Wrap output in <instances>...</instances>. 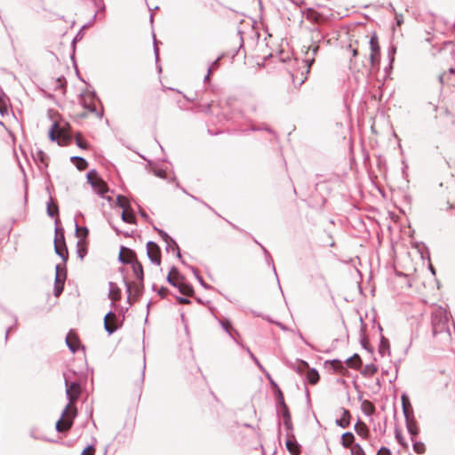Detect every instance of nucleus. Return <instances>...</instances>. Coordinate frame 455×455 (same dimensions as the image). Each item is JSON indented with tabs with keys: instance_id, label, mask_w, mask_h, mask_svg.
Wrapping results in <instances>:
<instances>
[{
	"instance_id": "nucleus-1",
	"label": "nucleus",
	"mask_w": 455,
	"mask_h": 455,
	"mask_svg": "<svg viewBox=\"0 0 455 455\" xmlns=\"http://www.w3.org/2000/svg\"><path fill=\"white\" fill-rule=\"evenodd\" d=\"M66 385V395L69 401L67 404L66 408L62 411L60 419L56 422L55 428L60 433H64L69 430L73 425V420L76 416V407H72V404L78 399L81 387L79 383L71 382L69 383L68 379H65Z\"/></svg>"
},
{
	"instance_id": "nucleus-2",
	"label": "nucleus",
	"mask_w": 455,
	"mask_h": 455,
	"mask_svg": "<svg viewBox=\"0 0 455 455\" xmlns=\"http://www.w3.org/2000/svg\"><path fill=\"white\" fill-rule=\"evenodd\" d=\"M448 322L446 310L441 307H436L431 315L433 335L436 336L443 332H447L450 335Z\"/></svg>"
},
{
	"instance_id": "nucleus-3",
	"label": "nucleus",
	"mask_w": 455,
	"mask_h": 455,
	"mask_svg": "<svg viewBox=\"0 0 455 455\" xmlns=\"http://www.w3.org/2000/svg\"><path fill=\"white\" fill-rule=\"evenodd\" d=\"M401 400L403 412L406 421V428L409 434L411 435V440L413 441L414 437L419 434V428L414 418L413 409L406 394L402 395Z\"/></svg>"
},
{
	"instance_id": "nucleus-4",
	"label": "nucleus",
	"mask_w": 455,
	"mask_h": 455,
	"mask_svg": "<svg viewBox=\"0 0 455 455\" xmlns=\"http://www.w3.org/2000/svg\"><path fill=\"white\" fill-rule=\"evenodd\" d=\"M370 44V64L372 69H379L380 62V47L379 38L376 33H373L369 41Z\"/></svg>"
},
{
	"instance_id": "nucleus-5",
	"label": "nucleus",
	"mask_w": 455,
	"mask_h": 455,
	"mask_svg": "<svg viewBox=\"0 0 455 455\" xmlns=\"http://www.w3.org/2000/svg\"><path fill=\"white\" fill-rule=\"evenodd\" d=\"M127 252L130 256V259H124V256L120 253L119 254V260L124 263V264H131L132 265V271L134 273V275H136V277L140 281L142 282L143 281V277H144V273H143V267L142 265L140 264V262L136 258V255L134 253L133 251H132L131 249H128L127 250Z\"/></svg>"
},
{
	"instance_id": "nucleus-6",
	"label": "nucleus",
	"mask_w": 455,
	"mask_h": 455,
	"mask_svg": "<svg viewBox=\"0 0 455 455\" xmlns=\"http://www.w3.org/2000/svg\"><path fill=\"white\" fill-rule=\"evenodd\" d=\"M56 232V237L54 240V250L57 255H59L63 261H67L68 258V248L65 244V238L64 234L61 231L60 233V230L58 228L55 229Z\"/></svg>"
},
{
	"instance_id": "nucleus-7",
	"label": "nucleus",
	"mask_w": 455,
	"mask_h": 455,
	"mask_svg": "<svg viewBox=\"0 0 455 455\" xmlns=\"http://www.w3.org/2000/svg\"><path fill=\"white\" fill-rule=\"evenodd\" d=\"M126 291L128 292L127 301L132 305L131 298L133 297L134 299L140 298L143 292V283L140 282V283H132L129 281L124 280Z\"/></svg>"
},
{
	"instance_id": "nucleus-8",
	"label": "nucleus",
	"mask_w": 455,
	"mask_h": 455,
	"mask_svg": "<svg viewBox=\"0 0 455 455\" xmlns=\"http://www.w3.org/2000/svg\"><path fill=\"white\" fill-rule=\"evenodd\" d=\"M117 316L113 311H109L105 315L104 317V329L109 334H113L118 328Z\"/></svg>"
},
{
	"instance_id": "nucleus-9",
	"label": "nucleus",
	"mask_w": 455,
	"mask_h": 455,
	"mask_svg": "<svg viewBox=\"0 0 455 455\" xmlns=\"http://www.w3.org/2000/svg\"><path fill=\"white\" fill-rule=\"evenodd\" d=\"M147 254L149 259V260L156 264L160 265L161 264V251L157 243L155 242L149 241L147 243Z\"/></svg>"
},
{
	"instance_id": "nucleus-10",
	"label": "nucleus",
	"mask_w": 455,
	"mask_h": 455,
	"mask_svg": "<svg viewBox=\"0 0 455 455\" xmlns=\"http://www.w3.org/2000/svg\"><path fill=\"white\" fill-rule=\"evenodd\" d=\"M67 273L64 270V274H58L55 275V283H54V295L59 297L64 289V283L66 280Z\"/></svg>"
},
{
	"instance_id": "nucleus-11",
	"label": "nucleus",
	"mask_w": 455,
	"mask_h": 455,
	"mask_svg": "<svg viewBox=\"0 0 455 455\" xmlns=\"http://www.w3.org/2000/svg\"><path fill=\"white\" fill-rule=\"evenodd\" d=\"M289 437L285 443L286 448L291 455H299L300 453V445L295 440L294 435L292 434L288 433Z\"/></svg>"
},
{
	"instance_id": "nucleus-12",
	"label": "nucleus",
	"mask_w": 455,
	"mask_h": 455,
	"mask_svg": "<svg viewBox=\"0 0 455 455\" xmlns=\"http://www.w3.org/2000/svg\"><path fill=\"white\" fill-rule=\"evenodd\" d=\"M319 50V46L317 44L313 45L311 48V55H310V48L308 47L306 51V57L304 60V62L307 66V73H309V69L312 66V64L315 62V56L316 55L317 52Z\"/></svg>"
},
{
	"instance_id": "nucleus-13",
	"label": "nucleus",
	"mask_w": 455,
	"mask_h": 455,
	"mask_svg": "<svg viewBox=\"0 0 455 455\" xmlns=\"http://www.w3.org/2000/svg\"><path fill=\"white\" fill-rule=\"evenodd\" d=\"M159 234V235L162 237V239L165 242V243H172V249L173 250H177V257L179 259H181V254H180V248H179V245L177 244V243L175 242L174 239H172L165 231L162 230V229H159L157 228H154Z\"/></svg>"
},
{
	"instance_id": "nucleus-14",
	"label": "nucleus",
	"mask_w": 455,
	"mask_h": 455,
	"mask_svg": "<svg viewBox=\"0 0 455 455\" xmlns=\"http://www.w3.org/2000/svg\"><path fill=\"white\" fill-rule=\"evenodd\" d=\"M66 344L72 353L76 352L80 346L78 338L71 331L66 337Z\"/></svg>"
},
{
	"instance_id": "nucleus-15",
	"label": "nucleus",
	"mask_w": 455,
	"mask_h": 455,
	"mask_svg": "<svg viewBox=\"0 0 455 455\" xmlns=\"http://www.w3.org/2000/svg\"><path fill=\"white\" fill-rule=\"evenodd\" d=\"M109 293L108 297L111 299V307L114 306L116 301L121 299V290L112 282H109Z\"/></svg>"
},
{
	"instance_id": "nucleus-16",
	"label": "nucleus",
	"mask_w": 455,
	"mask_h": 455,
	"mask_svg": "<svg viewBox=\"0 0 455 455\" xmlns=\"http://www.w3.org/2000/svg\"><path fill=\"white\" fill-rule=\"evenodd\" d=\"M350 412L344 409L342 411V417L336 420V424L342 428H346L350 424Z\"/></svg>"
},
{
	"instance_id": "nucleus-17",
	"label": "nucleus",
	"mask_w": 455,
	"mask_h": 455,
	"mask_svg": "<svg viewBox=\"0 0 455 455\" xmlns=\"http://www.w3.org/2000/svg\"><path fill=\"white\" fill-rule=\"evenodd\" d=\"M379 353L381 355V356H385L386 355L390 354L389 340L387 338H385L384 336H381V339H380Z\"/></svg>"
},
{
	"instance_id": "nucleus-18",
	"label": "nucleus",
	"mask_w": 455,
	"mask_h": 455,
	"mask_svg": "<svg viewBox=\"0 0 455 455\" xmlns=\"http://www.w3.org/2000/svg\"><path fill=\"white\" fill-rule=\"evenodd\" d=\"M220 324L224 331L228 333V335L237 343L240 344L235 338V335H238L236 331H232L231 323L228 319H224L220 321Z\"/></svg>"
},
{
	"instance_id": "nucleus-19",
	"label": "nucleus",
	"mask_w": 455,
	"mask_h": 455,
	"mask_svg": "<svg viewBox=\"0 0 455 455\" xmlns=\"http://www.w3.org/2000/svg\"><path fill=\"white\" fill-rule=\"evenodd\" d=\"M91 186L97 191L100 195H104L107 191L106 185L98 176L94 181H91Z\"/></svg>"
},
{
	"instance_id": "nucleus-20",
	"label": "nucleus",
	"mask_w": 455,
	"mask_h": 455,
	"mask_svg": "<svg viewBox=\"0 0 455 455\" xmlns=\"http://www.w3.org/2000/svg\"><path fill=\"white\" fill-rule=\"evenodd\" d=\"M319 378V373L315 369L312 368L307 370V379L310 384L315 385L318 382Z\"/></svg>"
},
{
	"instance_id": "nucleus-21",
	"label": "nucleus",
	"mask_w": 455,
	"mask_h": 455,
	"mask_svg": "<svg viewBox=\"0 0 455 455\" xmlns=\"http://www.w3.org/2000/svg\"><path fill=\"white\" fill-rule=\"evenodd\" d=\"M355 440V436L351 432H346L341 435V444L345 448H349Z\"/></svg>"
},
{
	"instance_id": "nucleus-22",
	"label": "nucleus",
	"mask_w": 455,
	"mask_h": 455,
	"mask_svg": "<svg viewBox=\"0 0 455 455\" xmlns=\"http://www.w3.org/2000/svg\"><path fill=\"white\" fill-rule=\"evenodd\" d=\"M177 288L181 294L186 296H189L194 292V290L191 285L182 282L178 283Z\"/></svg>"
},
{
	"instance_id": "nucleus-23",
	"label": "nucleus",
	"mask_w": 455,
	"mask_h": 455,
	"mask_svg": "<svg viewBox=\"0 0 455 455\" xmlns=\"http://www.w3.org/2000/svg\"><path fill=\"white\" fill-rule=\"evenodd\" d=\"M71 161L76 163L77 169L80 171L84 170L88 165L86 160L80 156H72Z\"/></svg>"
},
{
	"instance_id": "nucleus-24",
	"label": "nucleus",
	"mask_w": 455,
	"mask_h": 455,
	"mask_svg": "<svg viewBox=\"0 0 455 455\" xmlns=\"http://www.w3.org/2000/svg\"><path fill=\"white\" fill-rule=\"evenodd\" d=\"M347 363L352 368H358L362 363L360 356L355 354L353 356L347 359Z\"/></svg>"
},
{
	"instance_id": "nucleus-25",
	"label": "nucleus",
	"mask_w": 455,
	"mask_h": 455,
	"mask_svg": "<svg viewBox=\"0 0 455 455\" xmlns=\"http://www.w3.org/2000/svg\"><path fill=\"white\" fill-rule=\"evenodd\" d=\"M59 213V208L58 205L52 203V200L50 199V201L47 203V214L50 217H55Z\"/></svg>"
},
{
	"instance_id": "nucleus-26",
	"label": "nucleus",
	"mask_w": 455,
	"mask_h": 455,
	"mask_svg": "<svg viewBox=\"0 0 455 455\" xmlns=\"http://www.w3.org/2000/svg\"><path fill=\"white\" fill-rule=\"evenodd\" d=\"M122 220L126 223H134L135 222V217L132 212H129L128 209L123 210L122 215H121Z\"/></svg>"
},
{
	"instance_id": "nucleus-27",
	"label": "nucleus",
	"mask_w": 455,
	"mask_h": 455,
	"mask_svg": "<svg viewBox=\"0 0 455 455\" xmlns=\"http://www.w3.org/2000/svg\"><path fill=\"white\" fill-rule=\"evenodd\" d=\"M58 124L56 123L52 124L50 131H49V138L52 141H58L59 140V130Z\"/></svg>"
},
{
	"instance_id": "nucleus-28",
	"label": "nucleus",
	"mask_w": 455,
	"mask_h": 455,
	"mask_svg": "<svg viewBox=\"0 0 455 455\" xmlns=\"http://www.w3.org/2000/svg\"><path fill=\"white\" fill-rule=\"evenodd\" d=\"M377 371H378V367L375 364H373V363H370V364L365 365V367H364V369H363L362 373L364 376H366V375L372 376Z\"/></svg>"
},
{
	"instance_id": "nucleus-29",
	"label": "nucleus",
	"mask_w": 455,
	"mask_h": 455,
	"mask_svg": "<svg viewBox=\"0 0 455 455\" xmlns=\"http://www.w3.org/2000/svg\"><path fill=\"white\" fill-rule=\"evenodd\" d=\"M116 203H117L118 206L120 208H122L123 210H124V209L127 210L130 207L129 202L124 196H118L116 197Z\"/></svg>"
},
{
	"instance_id": "nucleus-30",
	"label": "nucleus",
	"mask_w": 455,
	"mask_h": 455,
	"mask_svg": "<svg viewBox=\"0 0 455 455\" xmlns=\"http://www.w3.org/2000/svg\"><path fill=\"white\" fill-rule=\"evenodd\" d=\"M396 52V46L395 45H390L387 51V55L389 59V68H392V64L395 60V54Z\"/></svg>"
},
{
	"instance_id": "nucleus-31",
	"label": "nucleus",
	"mask_w": 455,
	"mask_h": 455,
	"mask_svg": "<svg viewBox=\"0 0 455 455\" xmlns=\"http://www.w3.org/2000/svg\"><path fill=\"white\" fill-rule=\"evenodd\" d=\"M355 429L358 435H365L368 432L367 427L364 423L358 421L355 426Z\"/></svg>"
},
{
	"instance_id": "nucleus-32",
	"label": "nucleus",
	"mask_w": 455,
	"mask_h": 455,
	"mask_svg": "<svg viewBox=\"0 0 455 455\" xmlns=\"http://www.w3.org/2000/svg\"><path fill=\"white\" fill-rule=\"evenodd\" d=\"M412 442H413V444H412L413 451L416 453L421 454V453L425 452L426 448H425V444L423 443L414 442V440Z\"/></svg>"
},
{
	"instance_id": "nucleus-33",
	"label": "nucleus",
	"mask_w": 455,
	"mask_h": 455,
	"mask_svg": "<svg viewBox=\"0 0 455 455\" xmlns=\"http://www.w3.org/2000/svg\"><path fill=\"white\" fill-rule=\"evenodd\" d=\"M76 234L85 238L89 234V230L86 227L80 228L78 224L76 222Z\"/></svg>"
},
{
	"instance_id": "nucleus-34",
	"label": "nucleus",
	"mask_w": 455,
	"mask_h": 455,
	"mask_svg": "<svg viewBox=\"0 0 455 455\" xmlns=\"http://www.w3.org/2000/svg\"><path fill=\"white\" fill-rule=\"evenodd\" d=\"M77 254H78V257L83 259L84 255L86 254L87 252V250L86 248L82 244V242L81 241H78L77 242Z\"/></svg>"
},
{
	"instance_id": "nucleus-35",
	"label": "nucleus",
	"mask_w": 455,
	"mask_h": 455,
	"mask_svg": "<svg viewBox=\"0 0 455 455\" xmlns=\"http://www.w3.org/2000/svg\"><path fill=\"white\" fill-rule=\"evenodd\" d=\"M251 130L253 131V132L254 131L265 130V131H267L269 133H274L273 130L270 127H268L267 125H266V124H262V125H259V126L251 125Z\"/></svg>"
},
{
	"instance_id": "nucleus-36",
	"label": "nucleus",
	"mask_w": 455,
	"mask_h": 455,
	"mask_svg": "<svg viewBox=\"0 0 455 455\" xmlns=\"http://www.w3.org/2000/svg\"><path fill=\"white\" fill-rule=\"evenodd\" d=\"M352 455H365L363 448L358 444H355L353 449L351 450Z\"/></svg>"
},
{
	"instance_id": "nucleus-37",
	"label": "nucleus",
	"mask_w": 455,
	"mask_h": 455,
	"mask_svg": "<svg viewBox=\"0 0 455 455\" xmlns=\"http://www.w3.org/2000/svg\"><path fill=\"white\" fill-rule=\"evenodd\" d=\"M276 411H277V413H279L283 417V419L291 417L290 411H289L288 407L281 408Z\"/></svg>"
},
{
	"instance_id": "nucleus-38",
	"label": "nucleus",
	"mask_w": 455,
	"mask_h": 455,
	"mask_svg": "<svg viewBox=\"0 0 455 455\" xmlns=\"http://www.w3.org/2000/svg\"><path fill=\"white\" fill-rule=\"evenodd\" d=\"M246 352L249 354V355L251 356V358L253 360V362L258 365V367L263 371V367L262 365L260 364L259 361L258 360V358L254 355V354L251 351V349L249 347H246L245 348Z\"/></svg>"
},
{
	"instance_id": "nucleus-39",
	"label": "nucleus",
	"mask_w": 455,
	"mask_h": 455,
	"mask_svg": "<svg viewBox=\"0 0 455 455\" xmlns=\"http://www.w3.org/2000/svg\"><path fill=\"white\" fill-rule=\"evenodd\" d=\"M395 439L398 441V443H399L402 446H403V447H406V446H407L406 443H405V442H404V440H403V435H402L401 432H400L398 429H395Z\"/></svg>"
},
{
	"instance_id": "nucleus-40",
	"label": "nucleus",
	"mask_w": 455,
	"mask_h": 455,
	"mask_svg": "<svg viewBox=\"0 0 455 455\" xmlns=\"http://www.w3.org/2000/svg\"><path fill=\"white\" fill-rule=\"evenodd\" d=\"M167 282L173 287H177L178 283H180L179 278H175L172 275H167Z\"/></svg>"
},
{
	"instance_id": "nucleus-41",
	"label": "nucleus",
	"mask_w": 455,
	"mask_h": 455,
	"mask_svg": "<svg viewBox=\"0 0 455 455\" xmlns=\"http://www.w3.org/2000/svg\"><path fill=\"white\" fill-rule=\"evenodd\" d=\"M222 58V56H220L219 58H217L212 64L211 66L208 68L209 69V72H212L214 70H216L218 68H219V63H220V59Z\"/></svg>"
},
{
	"instance_id": "nucleus-42",
	"label": "nucleus",
	"mask_w": 455,
	"mask_h": 455,
	"mask_svg": "<svg viewBox=\"0 0 455 455\" xmlns=\"http://www.w3.org/2000/svg\"><path fill=\"white\" fill-rule=\"evenodd\" d=\"M153 173L156 176V177H159L161 179H165L166 177V172L163 169H153Z\"/></svg>"
},
{
	"instance_id": "nucleus-43",
	"label": "nucleus",
	"mask_w": 455,
	"mask_h": 455,
	"mask_svg": "<svg viewBox=\"0 0 455 455\" xmlns=\"http://www.w3.org/2000/svg\"><path fill=\"white\" fill-rule=\"evenodd\" d=\"M312 38L320 42L323 38V36H322L320 30L316 28L312 31Z\"/></svg>"
},
{
	"instance_id": "nucleus-44",
	"label": "nucleus",
	"mask_w": 455,
	"mask_h": 455,
	"mask_svg": "<svg viewBox=\"0 0 455 455\" xmlns=\"http://www.w3.org/2000/svg\"><path fill=\"white\" fill-rule=\"evenodd\" d=\"M98 174L95 170H92L87 173V180L91 184V181H94Z\"/></svg>"
},
{
	"instance_id": "nucleus-45",
	"label": "nucleus",
	"mask_w": 455,
	"mask_h": 455,
	"mask_svg": "<svg viewBox=\"0 0 455 455\" xmlns=\"http://www.w3.org/2000/svg\"><path fill=\"white\" fill-rule=\"evenodd\" d=\"M193 272L195 273V275H196V279L199 281V283H200V284H201L202 286H204V288H206V289L210 288V286H209V285H207V284L204 282V280H203L202 276H201V275H199V274L197 273V270H196V269L193 268Z\"/></svg>"
},
{
	"instance_id": "nucleus-46",
	"label": "nucleus",
	"mask_w": 455,
	"mask_h": 455,
	"mask_svg": "<svg viewBox=\"0 0 455 455\" xmlns=\"http://www.w3.org/2000/svg\"><path fill=\"white\" fill-rule=\"evenodd\" d=\"M331 366L335 369V370H339V369H342L343 368V363L338 359H335V360H332L331 362Z\"/></svg>"
},
{
	"instance_id": "nucleus-47",
	"label": "nucleus",
	"mask_w": 455,
	"mask_h": 455,
	"mask_svg": "<svg viewBox=\"0 0 455 455\" xmlns=\"http://www.w3.org/2000/svg\"><path fill=\"white\" fill-rule=\"evenodd\" d=\"M283 425L288 431H290V432L292 431V422H291V417L283 419Z\"/></svg>"
},
{
	"instance_id": "nucleus-48",
	"label": "nucleus",
	"mask_w": 455,
	"mask_h": 455,
	"mask_svg": "<svg viewBox=\"0 0 455 455\" xmlns=\"http://www.w3.org/2000/svg\"><path fill=\"white\" fill-rule=\"evenodd\" d=\"M265 259H266L267 264L268 266H271V267H272L273 271H274V273H275V276L277 277V273H276L275 267V265H274V261H273L272 257L270 256V259H269L268 257H266V258H265Z\"/></svg>"
},
{
	"instance_id": "nucleus-49",
	"label": "nucleus",
	"mask_w": 455,
	"mask_h": 455,
	"mask_svg": "<svg viewBox=\"0 0 455 455\" xmlns=\"http://www.w3.org/2000/svg\"><path fill=\"white\" fill-rule=\"evenodd\" d=\"M253 241L255 242V243H257L261 248V250L264 252L265 258L268 257L270 259L271 255H270L269 251L259 242H258L255 238L253 239Z\"/></svg>"
},
{
	"instance_id": "nucleus-50",
	"label": "nucleus",
	"mask_w": 455,
	"mask_h": 455,
	"mask_svg": "<svg viewBox=\"0 0 455 455\" xmlns=\"http://www.w3.org/2000/svg\"><path fill=\"white\" fill-rule=\"evenodd\" d=\"M253 241L255 242V243H257L261 248V250L264 252L265 258L268 257L270 259L271 255H270L269 251L259 242H258L255 238L253 239Z\"/></svg>"
},
{
	"instance_id": "nucleus-51",
	"label": "nucleus",
	"mask_w": 455,
	"mask_h": 455,
	"mask_svg": "<svg viewBox=\"0 0 455 455\" xmlns=\"http://www.w3.org/2000/svg\"><path fill=\"white\" fill-rule=\"evenodd\" d=\"M346 50H347V52H351L352 57H356V56L358 55L357 49L353 48L351 44H348V45L346 47Z\"/></svg>"
},
{
	"instance_id": "nucleus-52",
	"label": "nucleus",
	"mask_w": 455,
	"mask_h": 455,
	"mask_svg": "<svg viewBox=\"0 0 455 455\" xmlns=\"http://www.w3.org/2000/svg\"><path fill=\"white\" fill-rule=\"evenodd\" d=\"M377 455H391L390 450L386 447H381Z\"/></svg>"
},
{
	"instance_id": "nucleus-53",
	"label": "nucleus",
	"mask_w": 455,
	"mask_h": 455,
	"mask_svg": "<svg viewBox=\"0 0 455 455\" xmlns=\"http://www.w3.org/2000/svg\"><path fill=\"white\" fill-rule=\"evenodd\" d=\"M168 275H172V276H174L175 278H180V272L179 270L175 267H172L171 271L169 272Z\"/></svg>"
},
{
	"instance_id": "nucleus-54",
	"label": "nucleus",
	"mask_w": 455,
	"mask_h": 455,
	"mask_svg": "<svg viewBox=\"0 0 455 455\" xmlns=\"http://www.w3.org/2000/svg\"><path fill=\"white\" fill-rule=\"evenodd\" d=\"M153 36H155V35H153ZM154 52L156 56V60L157 61L159 57V49L157 47V42L156 40V37H154Z\"/></svg>"
},
{
	"instance_id": "nucleus-55",
	"label": "nucleus",
	"mask_w": 455,
	"mask_h": 455,
	"mask_svg": "<svg viewBox=\"0 0 455 455\" xmlns=\"http://www.w3.org/2000/svg\"><path fill=\"white\" fill-rule=\"evenodd\" d=\"M37 158L42 162V163H44L45 165H47V164L45 163V158H46V155L41 151V150H38L37 151Z\"/></svg>"
},
{
	"instance_id": "nucleus-56",
	"label": "nucleus",
	"mask_w": 455,
	"mask_h": 455,
	"mask_svg": "<svg viewBox=\"0 0 455 455\" xmlns=\"http://www.w3.org/2000/svg\"><path fill=\"white\" fill-rule=\"evenodd\" d=\"M157 293L161 298H164L168 293V289L166 287H161Z\"/></svg>"
},
{
	"instance_id": "nucleus-57",
	"label": "nucleus",
	"mask_w": 455,
	"mask_h": 455,
	"mask_svg": "<svg viewBox=\"0 0 455 455\" xmlns=\"http://www.w3.org/2000/svg\"><path fill=\"white\" fill-rule=\"evenodd\" d=\"M305 369H308V364H307V362H305V361H300V362L299 363L298 371H303V370H305Z\"/></svg>"
},
{
	"instance_id": "nucleus-58",
	"label": "nucleus",
	"mask_w": 455,
	"mask_h": 455,
	"mask_svg": "<svg viewBox=\"0 0 455 455\" xmlns=\"http://www.w3.org/2000/svg\"><path fill=\"white\" fill-rule=\"evenodd\" d=\"M275 396H276V403L284 399L283 395L279 387H277V390L275 392Z\"/></svg>"
},
{
	"instance_id": "nucleus-59",
	"label": "nucleus",
	"mask_w": 455,
	"mask_h": 455,
	"mask_svg": "<svg viewBox=\"0 0 455 455\" xmlns=\"http://www.w3.org/2000/svg\"><path fill=\"white\" fill-rule=\"evenodd\" d=\"M56 274H64V270L66 271L65 266H61L60 264L55 267Z\"/></svg>"
},
{
	"instance_id": "nucleus-60",
	"label": "nucleus",
	"mask_w": 455,
	"mask_h": 455,
	"mask_svg": "<svg viewBox=\"0 0 455 455\" xmlns=\"http://www.w3.org/2000/svg\"><path fill=\"white\" fill-rule=\"evenodd\" d=\"M177 300L180 304H189L190 300L185 297H177Z\"/></svg>"
},
{
	"instance_id": "nucleus-61",
	"label": "nucleus",
	"mask_w": 455,
	"mask_h": 455,
	"mask_svg": "<svg viewBox=\"0 0 455 455\" xmlns=\"http://www.w3.org/2000/svg\"><path fill=\"white\" fill-rule=\"evenodd\" d=\"M76 145H77L79 148H85L87 147V144H86L84 141H83L81 139L76 138Z\"/></svg>"
},
{
	"instance_id": "nucleus-62",
	"label": "nucleus",
	"mask_w": 455,
	"mask_h": 455,
	"mask_svg": "<svg viewBox=\"0 0 455 455\" xmlns=\"http://www.w3.org/2000/svg\"><path fill=\"white\" fill-rule=\"evenodd\" d=\"M91 451H94V448L92 445H88L82 452L81 455H87V452ZM88 455H93L92 452L88 454Z\"/></svg>"
},
{
	"instance_id": "nucleus-63",
	"label": "nucleus",
	"mask_w": 455,
	"mask_h": 455,
	"mask_svg": "<svg viewBox=\"0 0 455 455\" xmlns=\"http://www.w3.org/2000/svg\"><path fill=\"white\" fill-rule=\"evenodd\" d=\"M284 407H288L284 402V399L276 403V410L284 408Z\"/></svg>"
},
{
	"instance_id": "nucleus-64",
	"label": "nucleus",
	"mask_w": 455,
	"mask_h": 455,
	"mask_svg": "<svg viewBox=\"0 0 455 455\" xmlns=\"http://www.w3.org/2000/svg\"><path fill=\"white\" fill-rule=\"evenodd\" d=\"M128 249L129 248H125V247H122V249H121V252L120 253H122L124 256V259H130V256H129V254L127 252Z\"/></svg>"
}]
</instances>
